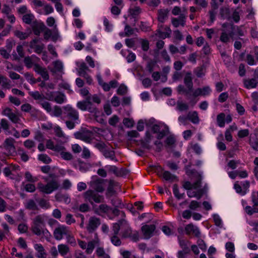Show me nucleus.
<instances>
[{"mask_svg":"<svg viewBox=\"0 0 258 258\" xmlns=\"http://www.w3.org/2000/svg\"><path fill=\"white\" fill-rule=\"evenodd\" d=\"M31 26L34 34L37 36H39L46 29V26L43 22H39L37 20L34 21Z\"/></svg>","mask_w":258,"mask_h":258,"instance_id":"nucleus-12","label":"nucleus"},{"mask_svg":"<svg viewBox=\"0 0 258 258\" xmlns=\"http://www.w3.org/2000/svg\"><path fill=\"white\" fill-rule=\"evenodd\" d=\"M168 133L169 127L167 125H165L164 128L162 130H160V132L158 133L157 138L158 140H161L167 135Z\"/></svg>","mask_w":258,"mask_h":258,"instance_id":"nucleus-43","label":"nucleus"},{"mask_svg":"<svg viewBox=\"0 0 258 258\" xmlns=\"http://www.w3.org/2000/svg\"><path fill=\"white\" fill-rule=\"evenodd\" d=\"M110 240L111 243L115 246H119L121 244V241L117 235L113 234V235L110 237Z\"/></svg>","mask_w":258,"mask_h":258,"instance_id":"nucleus-50","label":"nucleus"},{"mask_svg":"<svg viewBox=\"0 0 258 258\" xmlns=\"http://www.w3.org/2000/svg\"><path fill=\"white\" fill-rule=\"evenodd\" d=\"M249 145L254 150H256L258 148V138L256 135L254 136L250 137L249 139Z\"/></svg>","mask_w":258,"mask_h":258,"instance_id":"nucleus-34","label":"nucleus"},{"mask_svg":"<svg viewBox=\"0 0 258 258\" xmlns=\"http://www.w3.org/2000/svg\"><path fill=\"white\" fill-rule=\"evenodd\" d=\"M95 242L94 241H89L87 244L86 252L87 254H91L95 248Z\"/></svg>","mask_w":258,"mask_h":258,"instance_id":"nucleus-55","label":"nucleus"},{"mask_svg":"<svg viewBox=\"0 0 258 258\" xmlns=\"http://www.w3.org/2000/svg\"><path fill=\"white\" fill-rule=\"evenodd\" d=\"M244 87L247 89L256 88L257 82L255 78L244 79L243 80Z\"/></svg>","mask_w":258,"mask_h":258,"instance_id":"nucleus-22","label":"nucleus"},{"mask_svg":"<svg viewBox=\"0 0 258 258\" xmlns=\"http://www.w3.org/2000/svg\"><path fill=\"white\" fill-rule=\"evenodd\" d=\"M24 146L28 149H31L35 147V143L33 140L28 139L24 142Z\"/></svg>","mask_w":258,"mask_h":258,"instance_id":"nucleus-61","label":"nucleus"},{"mask_svg":"<svg viewBox=\"0 0 258 258\" xmlns=\"http://www.w3.org/2000/svg\"><path fill=\"white\" fill-rule=\"evenodd\" d=\"M156 226L154 224L145 225L141 228L142 231L147 239L150 238L153 235Z\"/></svg>","mask_w":258,"mask_h":258,"instance_id":"nucleus-15","label":"nucleus"},{"mask_svg":"<svg viewBox=\"0 0 258 258\" xmlns=\"http://www.w3.org/2000/svg\"><path fill=\"white\" fill-rule=\"evenodd\" d=\"M1 85L3 89H10L11 88V81L5 76H3Z\"/></svg>","mask_w":258,"mask_h":258,"instance_id":"nucleus-45","label":"nucleus"},{"mask_svg":"<svg viewBox=\"0 0 258 258\" xmlns=\"http://www.w3.org/2000/svg\"><path fill=\"white\" fill-rule=\"evenodd\" d=\"M135 32V29L132 28L131 26L127 24L124 27V36L129 37L133 35Z\"/></svg>","mask_w":258,"mask_h":258,"instance_id":"nucleus-59","label":"nucleus"},{"mask_svg":"<svg viewBox=\"0 0 258 258\" xmlns=\"http://www.w3.org/2000/svg\"><path fill=\"white\" fill-rule=\"evenodd\" d=\"M15 35L19 38L20 40H24L28 37L29 34L26 32H23L19 30L15 31Z\"/></svg>","mask_w":258,"mask_h":258,"instance_id":"nucleus-48","label":"nucleus"},{"mask_svg":"<svg viewBox=\"0 0 258 258\" xmlns=\"http://www.w3.org/2000/svg\"><path fill=\"white\" fill-rule=\"evenodd\" d=\"M114 182L113 180H110L106 192V196L107 197H111L115 193V191L114 189Z\"/></svg>","mask_w":258,"mask_h":258,"instance_id":"nucleus-32","label":"nucleus"},{"mask_svg":"<svg viewBox=\"0 0 258 258\" xmlns=\"http://www.w3.org/2000/svg\"><path fill=\"white\" fill-rule=\"evenodd\" d=\"M34 16L32 14H27L23 15L22 20L23 22L27 24L31 25L34 21Z\"/></svg>","mask_w":258,"mask_h":258,"instance_id":"nucleus-35","label":"nucleus"},{"mask_svg":"<svg viewBox=\"0 0 258 258\" xmlns=\"http://www.w3.org/2000/svg\"><path fill=\"white\" fill-rule=\"evenodd\" d=\"M76 138L80 139L87 143H91L92 138L90 133H77L75 134Z\"/></svg>","mask_w":258,"mask_h":258,"instance_id":"nucleus-21","label":"nucleus"},{"mask_svg":"<svg viewBox=\"0 0 258 258\" xmlns=\"http://www.w3.org/2000/svg\"><path fill=\"white\" fill-rule=\"evenodd\" d=\"M201 91H202V96H208L211 93L212 89L209 86H206L201 88Z\"/></svg>","mask_w":258,"mask_h":258,"instance_id":"nucleus-60","label":"nucleus"},{"mask_svg":"<svg viewBox=\"0 0 258 258\" xmlns=\"http://www.w3.org/2000/svg\"><path fill=\"white\" fill-rule=\"evenodd\" d=\"M169 11L167 9H161L157 11V20L163 24L167 19Z\"/></svg>","mask_w":258,"mask_h":258,"instance_id":"nucleus-16","label":"nucleus"},{"mask_svg":"<svg viewBox=\"0 0 258 258\" xmlns=\"http://www.w3.org/2000/svg\"><path fill=\"white\" fill-rule=\"evenodd\" d=\"M246 213L249 215H252L254 213H258V205H254L253 204V207L249 206H247L245 208Z\"/></svg>","mask_w":258,"mask_h":258,"instance_id":"nucleus-40","label":"nucleus"},{"mask_svg":"<svg viewBox=\"0 0 258 258\" xmlns=\"http://www.w3.org/2000/svg\"><path fill=\"white\" fill-rule=\"evenodd\" d=\"M104 179L96 178L90 181L89 185L94 191L102 193L104 190Z\"/></svg>","mask_w":258,"mask_h":258,"instance_id":"nucleus-7","label":"nucleus"},{"mask_svg":"<svg viewBox=\"0 0 258 258\" xmlns=\"http://www.w3.org/2000/svg\"><path fill=\"white\" fill-rule=\"evenodd\" d=\"M229 97V95L227 92H225L221 93L218 98V100L220 103L225 102Z\"/></svg>","mask_w":258,"mask_h":258,"instance_id":"nucleus-63","label":"nucleus"},{"mask_svg":"<svg viewBox=\"0 0 258 258\" xmlns=\"http://www.w3.org/2000/svg\"><path fill=\"white\" fill-rule=\"evenodd\" d=\"M233 29H234V27H232L231 30H229L228 33L225 31H223L220 37V41L224 43L228 42L230 40V38L234 36Z\"/></svg>","mask_w":258,"mask_h":258,"instance_id":"nucleus-20","label":"nucleus"},{"mask_svg":"<svg viewBox=\"0 0 258 258\" xmlns=\"http://www.w3.org/2000/svg\"><path fill=\"white\" fill-rule=\"evenodd\" d=\"M66 100V98L64 94L57 91L52 101L58 104H62Z\"/></svg>","mask_w":258,"mask_h":258,"instance_id":"nucleus-26","label":"nucleus"},{"mask_svg":"<svg viewBox=\"0 0 258 258\" xmlns=\"http://www.w3.org/2000/svg\"><path fill=\"white\" fill-rule=\"evenodd\" d=\"M69 228L64 225H60L56 228L53 232L54 237L57 240L62 239L63 236L69 235Z\"/></svg>","mask_w":258,"mask_h":258,"instance_id":"nucleus-8","label":"nucleus"},{"mask_svg":"<svg viewBox=\"0 0 258 258\" xmlns=\"http://www.w3.org/2000/svg\"><path fill=\"white\" fill-rule=\"evenodd\" d=\"M38 159L45 164H49L52 161L51 159L46 154L38 155Z\"/></svg>","mask_w":258,"mask_h":258,"instance_id":"nucleus-41","label":"nucleus"},{"mask_svg":"<svg viewBox=\"0 0 258 258\" xmlns=\"http://www.w3.org/2000/svg\"><path fill=\"white\" fill-rule=\"evenodd\" d=\"M55 177L54 174H49V177L52 178V180L47 182L46 184L41 183H39L38 187L39 190L43 193L50 194L53 191L57 190L59 187V184L57 180L53 179Z\"/></svg>","mask_w":258,"mask_h":258,"instance_id":"nucleus-2","label":"nucleus"},{"mask_svg":"<svg viewBox=\"0 0 258 258\" xmlns=\"http://www.w3.org/2000/svg\"><path fill=\"white\" fill-rule=\"evenodd\" d=\"M29 94L34 100H37L38 102H41L45 99L44 96L38 91L29 92Z\"/></svg>","mask_w":258,"mask_h":258,"instance_id":"nucleus-30","label":"nucleus"},{"mask_svg":"<svg viewBox=\"0 0 258 258\" xmlns=\"http://www.w3.org/2000/svg\"><path fill=\"white\" fill-rule=\"evenodd\" d=\"M38 104L41 105V106L47 112H50L52 110L51 106L50 104L47 101H42L41 102L39 101L37 102Z\"/></svg>","mask_w":258,"mask_h":258,"instance_id":"nucleus-56","label":"nucleus"},{"mask_svg":"<svg viewBox=\"0 0 258 258\" xmlns=\"http://www.w3.org/2000/svg\"><path fill=\"white\" fill-rule=\"evenodd\" d=\"M212 9L209 11V14L210 16V22L212 24L216 19L217 14L216 10L218 9V5L215 3L212 6Z\"/></svg>","mask_w":258,"mask_h":258,"instance_id":"nucleus-27","label":"nucleus"},{"mask_svg":"<svg viewBox=\"0 0 258 258\" xmlns=\"http://www.w3.org/2000/svg\"><path fill=\"white\" fill-rule=\"evenodd\" d=\"M225 115L224 113H221L219 114L217 116V121L218 125L221 127H223L225 126Z\"/></svg>","mask_w":258,"mask_h":258,"instance_id":"nucleus-36","label":"nucleus"},{"mask_svg":"<svg viewBox=\"0 0 258 258\" xmlns=\"http://www.w3.org/2000/svg\"><path fill=\"white\" fill-rule=\"evenodd\" d=\"M46 219V216L44 215L36 216L33 219L31 229L34 234L37 236L42 235L46 239L48 240L51 237V234L45 228Z\"/></svg>","mask_w":258,"mask_h":258,"instance_id":"nucleus-1","label":"nucleus"},{"mask_svg":"<svg viewBox=\"0 0 258 258\" xmlns=\"http://www.w3.org/2000/svg\"><path fill=\"white\" fill-rule=\"evenodd\" d=\"M102 154L105 158L109 159L111 160L114 161L115 162H118V160L115 157V153L114 151L110 150L109 149L107 148Z\"/></svg>","mask_w":258,"mask_h":258,"instance_id":"nucleus-24","label":"nucleus"},{"mask_svg":"<svg viewBox=\"0 0 258 258\" xmlns=\"http://www.w3.org/2000/svg\"><path fill=\"white\" fill-rule=\"evenodd\" d=\"M90 96H88L85 100L79 101L77 103V107L82 111L88 110L91 113H96L97 108L91 102Z\"/></svg>","mask_w":258,"mask_h":258,"instance_id":"nucleus-4","label":"nucleus"},{"mask_svg":"<svg viewBox=\"0 0 258 258\" xmlns=\"http://www.w3.org/2000/svg\"><path fill=\"white\" fill-rule=\"evenodd\" d=\"M152 135L150 133L149 131H147L145 133V136L144 139H142L140 140V143L141 146L147 149H150L151 148V146L150 145V143L151 141Z\"/></svg>","mask_w":258,"mask_h":258,"instance_id":"nucleus-18","label":"nucleus"},{"mask_svg":"<svg viewBox=\"0 0 258 258\" xmlns=\"http://www.w3.org/2000/svg\"><path fill=\"white\" fill-rule=\"evenodd\" d=\"M96 254L98 256H103L104 258H109L108 254H106L103 247H99L96 250Z\"/></svg>","mask_w":258,"mask_h":258,"instance_id":"nucleus-58","label":"nucleus"},{"mask_svg":"<svg viewBox=\"0 0 258 258\" xmlns=\"http://www.w3.org/2000/svg\"><path fill=\"white\" fill-rule=\"evenodd\" d=\"M162 176L165 180L171 182L174 181H178L177 177L173 174H172L168 171H164L162 173Z\"/></svg>","mask_w":258,"mask_h":258,"instance_id":"nucleus-25","label":"nucleus"},{"mask_svg":"<svg viewBox=\"0 0 258 258\" xmlns=\"http://www.w3.org/2000/svg\"><path fill=\"white\" fill-rule=\"evenodd\" d=\"M186 16L183 14H180L178 18H172L171 23L173 26L177 28L179 26L184 27L186 24Z\"/></svg>","mask_w":258,"mask_h":258,"instance_id":"nucleus-14","label":"nucleus"},{"mask_svg":"<svg viewBox=\"0 0 258 258\" xmlns=\"http://www.w3.org/2000/svg\"><path fill=\"white\" fill-rule=\"evenodd\" d=\"M173 193L177 200L183 199L184 197V193L180 194L178 185L174 184L173 185Z\"/></svg>","mask_w":258,"mask_h":258,"instance_id":"nucleus-33","label":"nucleus"},{"mask_svg":"<svg viewBox=\"0 0 258 258\" xmlns=\"http://www.w3.org/2000/svg\"><path fill=\"white\" fill-rule=\"evenodd\" d=\"M185 232L187 235H193L197 238L201 236V232L199 228L192 223L186 225L185 227Z\"/></svg>","mask_w":258,"mask_h":258,"instance_id":"nucleus-10","label":"nucleus"},{"mask_svg":"<svg viewBox=\"0 0 258 258\" xmlns=\"http://www.w3.org/2000/svg\"><path fill=\"white\" fill-rule=\"evenodd\" d=\"M187 118L188 120L195 124L198 123L200 121L198 113L196 111L189 112L187 114Z\"/></svg>","mask_w":258,"mask_h":258,"instance_id":"nucleus-28","label":"nucleus"},{"mask_svg":"<svg viewBox=\"0 0 258 258\" xmlns=\"http://www.w3.org/2000/svg\"><path fill=\"white\" fill-rule=\"evenodd\" d=\"M33 70L38 74L40 75L45 81L49 80V76L48 73L45 68L40 66L38 63L33 65Z\"/></svg>","mask_w":258,"mask_h":258,"instance_id":"nucleus-13","label":"nucleus"},{"mask_svg":"<svg viewBox=\"0 0 258 258\" xmlns=\"http://www.w3.org/2000/svg\"><path fill=\"white\" fill-rule=\"evenodd\" d=\"M129 12L131 15L134 17L136 18L138 16L141 12V9L139 7H135L133 8H131L129 10Z\"/></svg>","mask_w":258,"mask_h":258,"instance_id":"nucleus-49","label":"nucleus"},{"mask_svg":"<svg viewBox=\"0 0 258 258\" xmlns=\"http://www.w3.org/2000/svg\"><path fill=\"white\" fill-rule=\"evenodd\" d=\"M58 251L60 255L64 256L70 251V248L67 245L61 244L58 245Z\"/></svg>","mask_w":258,"mask_h":258,"instance_id":"nucleus-31","label":"nucleus"},{"mask_svg":"<svg viewBox=\"0 0 258 258\" xmlns=\"http://www.w3.org/2000/svg\"><path fill=\"white\" fill-rule=\"evenodd\" d=\"M171 30L169 26H165L163 24H158L156 30V35L161 39L170 37Z\"/></svg>","mask_w":258,"mask_h":258,"instance_id":"nucleus-6","label":"nucleus"},{"mask_svg":"<svg viewBox=\"0 0 258 258\" xmlns=\"http://www.w3.org/2000/svg\"><path fill=\"white\" fill-rule=\"evenodd\" d=\"M63 114L64 117L76 121L79 119V114L78 111L73 108L71 105H67L63 107Z\"/></svg>","mask_w":258,"mask_h":258,"instance_id":"nucleus-5","label":"nucleus"},{"mask_svg":"<svg viewBox=\"0 0 258 258\" xmlns=\"http://www.w3.org/2000/svg\"><path fill=\"white\" fill-rule=\"evenodd\" d=\"M111 203L112 206L116 208H122L123 206L121 200L117 197L112 198L111 200Z\"/></svg>","mask_w":258,"mask_h":258,"instance_id":"nucleus-44","label":"nucleus"},{"mask_svg":"<svg viewBox=\"0 0 258 258\" xmlns=\"http://www.w3.org/2000/svg\"><path fill=\"white\" fill-rule=\"evenodd\" d=\"M194 72L198 78H201L205 75L203 66L197 67L195 69Z\"/></svg>","mask_w":258,"mask_h":258,"instance_id":"nucleus-52","label":"nucleus"},{"mask_svg":"<svg viewBox=\"0 0 258 258\" xmlns=\"http://www.w3.org/2000/svg\"><path fill=\"white\" fill-rule=\"evenodd\" d=\"M190 243V241L185 240H179V245L182 250L185 251V252H190V249L188 247V244Z\"/></svg>","mask_w":258,"mask_h":258,"instance_id":"nucleus-39","label":"nucleus"},{"mask_svg":"<svg viewBox=\"0 0 258 258\" xmlns=\"http://www.w3.org/2000/svg\"><path fill=\"white\" fill-rule=\"evenodd\" d=\"M132 233V228L127 226L126 228L121 232V237L123 238H129L130 236H131Z\"/></svg>","mask_w":258,"mask_h":258,"instance_id":"nucleus-46","label":"nucleus"},{"mask_svg":"<svg viewBox=\"0 0 258 258\" xmlns=\"http://www.w3.org/2000/svg\"><path fill=\"white\" fill-rule=\"evenodd\" d=\"M15 142V140L12 138H7L5 141V149L6 150L9 151V153L10 154H12L16 151L15 147L14 146Z\"/></svg>","mask_w":258,"mask_h":258,"instance_id":"nucleus-17","label":"nucleus"},{"mask_svg":"<svg viewBox=\"0 0 258 258\" xmlns=\"http://www.w3.org/2000/svg\"><path fill=\"white\" fill-rule=\"evenodd\" d=\"M123 123L126 127L131 128L134 125L135 122L132 118H124L123 119Z\"/></svg>","mask_w":258,"mask_h":258,"instance_id":"nucleus-53","label":"nucleus"},{"mask_svg":"<svg viewBox=\"0 0 258 258\" xmlns=\"http://www.w3.org/2000/svg\"><path fill=\"white\" fill-rule=\"evenodd\" d=\"M127 90V87L124 84H121L117 89V93L120 95H123L126 93Z\"/></svg>","mask_w":258,"mask_h":258,"instance_id":"nucleus-62","label":"nucleus"},{"mask_svg":"<svg viewBox=\"0 0 258 258\" xmlns=\"http://www.w3.org/2000/svg\"><path fill=\"white\" fill-rule=\"evenodd\" d=\"M25 207L30 210H37L38 206L33 200H29L27 201Z\"/></svg>","mask_w":258,"mask_h":258,"instance_id":"nucleus-38","label":"nucleus"},{"mask_svg":"<svg viewBox=\"0 0 258 258\" xmlns=\"http://www.w3.org/2000/svg\"><path fill=\"white\" fill-rule=\"evenodd\" d=\"M111 210V207L106 204H103L100 205L98 207L95 209V212L99 215H102V214H106L109 219L112 220L114 219V217L112 216L110 214Z\"/></svg>","mask_w":258,"mask_h":258,"instance_id":"nucleus-11","label":"nucleus"},{"mask_svg":"<svg viewBox=\"0 0 258 258\" xmlns=\"http://www.w3.org/2000/svg\"><path fill=\"white\" fill-rule=\"evenodd\" d=\"M34 248L37 251L36 254V256L37 257L46 258V253L45 251L44 248L41 244H35Z\"/></svg>","mask_w":258,"mask_h":258,"instance_id":"nucleus-19","label":"nucleus"},{"mask_svg":"<svg viewBox=\"0 0 258 258\" xmlns=\"http://www.w3.org/2000/svg\"><path fill=\"white\" fill-rule=\"evenodd\" d=\"M184 83L187 89L189 90L192 91L193 82L190 72L186 73L184 78Z\"/></svg>","mask_w":258,"mask_h":258,"instance_id":"nucleus-23","label":"nucleus"},{"mask_svg":"<svg viewBox=\"0 0 258 258\" xmlns=\"http://www.w3.org/2000/svg\"><path fill=\"white\" fill-rule=\"evenodd\" d=\"M177 91L179 93L184 94L186 96H188L190 95V93L192 91L189 90L188 89H185L184 86L182 85H179L177 87Z\"/></svg>","mask_w":258,"mask_h":258,"instance_id":"nucleus-54","label":"nucleus"},{"mask_svg":"<svg viewBox=\"0 0 258 258\" xmlns=\"http://www.w3.org/2000/svg\"><path fill=\"white\" fill-rule=\"evenodd\" d=\"M176 108L180 111H185L188 109V105L181 101H178L177 103Z\"/></svg>","mask_w":258,"mask_h":258,"instance_id":"nucleus-51","label":"nucleus"},{"mask_svg":"<svg viewBox=\"0 0 258 258\" xmlns=\"http://www.w3.org/2000/svg\"><path fill=\"white\" fill-rule=\"evenodd\" d=\"M26 180L29 182L34 183L38 180L37 177L33 176L29 171H26L25 173Z\"/></svg>","mask_w":258,"mask_h":258,"instance_id":"nucleus-42","label":"nucleus"},{"mask_svg":"<svg viewBox=\"0 0 258 258\" xmlns=\"http://www.w3.org/2000/svg\"><path fill=\"white\" fill-rule=\"evenodd\" d=\"M229 9L226 7H222L220 10V15L222 19H227L229 17Z\"/></svg>","mask_w":258,"mask_h":258,"instance_id":"nucleus-47","label":"nucleus"},{"mask_svg":"<svg viewBox=\"0 0 258 258\" xmlns=\"http://www.w3.org/2000/svg\"><path fill=\"white\" fill-rule=\"evenodd\" d=\"M94 147L98 149L101 153L108 148L107 145L102 141L94 142Z\"/></svg>","mask_w":258,"mask_h":258,"instance_id":"nucleus-29","label":"nucleus"},{"mask_svg":"<svg viewBox=\"0 0 258 258\" xmlns=\"http://www.w3.org/2000/svg\"><path fill=\"white\" fill-rule=\"evenodd\" d=\"M32 49L34 50V51L37 54H40L42 53L44 48V45L43 44H36L34 46H32L31 47Z\"/></svg>","mask_w":258,"mask_h":258,"instance_id":"nucleus-64","label":"nucleus"},{"mask_svg":"<svg viewBox=\"0 0 258 258\" xmlns=\"http://www.w3.org/2000/svg\"><path fill=\"white\" fill-rule=\"evenodd\" d=\"M100 220L96 217H91L90 218L88 224L87 226V230L89 233L94 232L100 225Z\"/></svg>","mask_w":258,"mask_h":258,"instance_id":"nucleus-9","label":"nucleus"},{"mask_svg":"<svg viewBox=\"0 0 258 258\" xmlns=\"http://www.w3.org/2000/svg\"><path fill=\"white\" fill-rule=\"evenodd\" d=\"M37 202L39 206L42 209H48L50 208L49 202L44 199H40L37 200Z\"/></svg>","mask_w":258,"mask_h":258,"instance_id":"nucleus-37","label":"nucleus"},{"mask_svg":"<svg viewBox=\"0 0 258 258\" xmlns=\"http://www.w3.org/2000/svg\"><path fill=\"white\" fill-rule=\"evenodd\" d=\"M84 198L85 201L88 202L92 206L94 203L98 204L102 203L104 199L103 196L100 195L98 192L93 189H89L85 192Z\"/></svg>","mask_w":258,"mask_h":258,"instance_id":"nucleus-3","label":"nucleus"},{"mask_svg":"<svg viewBox=\"0 0 258 258\" xmlns=\"http://www.w3.org/2000/svg\"><path fill=\"white\" fill-rule=\"evenodd\" d=\"M129 170L125 168H121L117 169L116 176L123 177L126 176L129 173Z\"/></svg>","mask_w":258,"mask_h":258,"instance_id":"nucleus-57","label":"nucleus"}]
</instances>
